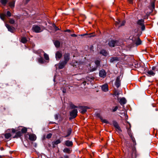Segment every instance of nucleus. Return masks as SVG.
<instances>
[{
    "label": "nucleus",
    "instance_id": "f257e3e1",
    "mask_svg": "<svg viewBox=\"0 0 158 158\" xmlns=\"http://www.w3.org/2000/svg\"><path fill=\"white\" fill-rule=\"evenodd\" d=\"M44 27L43 26H39L37 25H34L32 28L33 31L36 33H40L42 31Z\"/></svg>",
    "mask_w": 158,
    "mask_h": 158
},
{
    "label": "nucleus",
    "instance_id": "f03ea898",
    "mask_svg": "<svg viewBox=\"0 0 158 158\" xmlns=\"http://www.w3.org/2000/svg\"><path fill=\"white\" fill-rule=\"evenodd\" d=\"M130 39L131 40H132L133 43L135 44L136 46H138L141 44V41L139 38L137 37H135L133 36H130Z\"/></svg>",
    "mask_w": 158,
    "mask_h": 158
},
{
    "label": "nucleus",
    "instance_id": "7ed1b4c3",
    "mask_svg": "<svg viewBox=\"0 0 158 158\" xmlns=\"http://www.w3.org/2000/svg\"><path fill=\"white\" fill-rule=\"evenodd\" d=\"M84 63L83 62L79 61H75L73 64V67H75L79 69H82L84 65Z\"/></svg>",
    "mask_w": 158,
    "mask_h": 158
},
{
    "label": "nucleus",
    "instance_id": "20e7f679",
    "mask_svg": "<svg viewBox=\"0 0 158 158\" xmlns=\"http://www.w3.org/2000/svg\"><path fill=\"white\" fill-rule=\"evenodd\" d=\"M137 24L141 27V29L142 31H144L145 29V26L144 24V22L143 19H139L138 21Z\"/></svg>",
    "mask_w": 158,
    "mask_h": 158
},
{
    "label": "nucleus",
    "instance_id": "39448f33",
    "mask_svg": "<svg viewBox=\"0 0 158 158\" xmlns=\"http://www.w3.org/2000/svg\"><path fill=\"white\" fill-rule=\"evenodd\" d=\"M77 113V109H74L70 112V116L71 117L69 118L70 119H73L75 118Z\"/></svg>",
    "mask_w": 158,
    "mask_h": 158
},
{
    "label": "nucleus",
    "instance_id": "423d86ee",
    "mask_svg": "<svg viewBox=\"0 0 158 158\" xmlns=\"http://www.w3.org/2000/svg\"><path fill=\"white\" fill-rule=\"evenodd\" d=\"M121 80V76H119L116 77L115 83V85L117 88H118L121 85L120 81Z\"/></svg>",
    "mask_w": 158,
    "mask_h": 158
},
{
    "label": "nucleus",
    "instance_id": "0eeeda50",
    "mask_svg": "<svg viewBox=\"0 0 158 158\" xmlns=\"http://www.w3.org/2000/svg\"><path fill=\"white\" fill-rule=\"evenodd\" d=\"M108 44L110 47H114L118 45V42L116 40H111L109 41Z\"/></svg>",
    "mask_w": 158,
    "mask_h": 158
},
{
    "label": "nucleus",
    "instance_id": "6e6552de",
    "mask_svg": "<svg viewBox=\"0 0 158 158\" xmlns=\"http://www.w3.org/2000/svg\"><path fill=\"white\" fill-rule=\"evenodd\" d=\"M62 52L61 51H57L56 54V60H59L62 56Z\"/></svg>",
    "mask_w": 158,
    "mask_h": 158
},
{
    "label": "nucleus",
    "instance_id": "1a4fd4ad",
    "mask_svg": "<svg viewBox=\"0 0 158 158\" xmlns=\"http://www.w3.org/2000/svg\"><path fill=\"white\" fill-rule=\"evenodd\" d=\"M80 111L82 114L85 113L87 110L89 109L87 106H80L79 107Z\"/></svg>",
    "mask_w": 158,
    "mask_h": 158
},
{
    "label": "nucleus",
    "instance_id": "9d476101",
    "mask_svg": "<svg viewBox=\"0 0 158 158\" xmlns=\"http://www.w3.org/2000/svg\"><path fill=\"white\" fill-rule=\"evenodd\" d=\"M125 23V21H123L122 23H121L120 20L118 19L117 21L115 22V24L116 27H119L120 26L124 25Z\"/></svg>",
    "mask_w": 158,
    "mask_h": 158
},
{
    "label": "nucleus",
    "instance_id": "9b49d317",
    "mask_svg": "<svg viewBox=\"0 0 158 158\" xmlns=\"http://www.w3.org/2000/svg\"><path fill=\"white\" fill-rule=\"evenodd\" d=\"M64 56V61H63L67 64L70 59V54L69 53H65Z\"/></svg>",
    "mask_w": 158,
    "mask_h": 158
},
{
    "label": "nucleus",
    "instance_id": "f8f14e48",
    "mask_svg": "<svg viewBox=\"0 0 158 158\" xmlns=\"http://www.w3.org/2000/svg\"><path fill=\"white\" fill-rule=\"evenodd\" d=\"M131 158H136L138 155L136 153V151L135 148H133L132 149L131 153Z\"/></svg>",
    "mask_w": 158,
    "mask_h": 158
},
{
    "label": "nucleus",
    "instance_id": "ddd939ff",
    "mask_svg": "<svg viewBox=\"0 0 158 158\" xmlns=\"http://www.w3.org/2000/svg\"><path fill=\"white\" fill-rule=\"evenodd\" d=\"M106 73L104 69H102L100 71L99 76L100 77L104 78L106 76Z\"/></svg>",
    "mask_w": 158,
    "mask_h": 158
},
{
    "label": "nucleus",
    "instance_id": "4468645a",
    "mask_svg": "<svg viewBox=\"0 0 158 158\" xmlns=\"http://www.w3.org/2000/svg\"><path fill=\"white\" fill-rule=\"evenodd\" d=\"M5 26L8 29V31L11 32H13L14 31L15 28L14 27L10 26L9 25L6 23Z\"/></svg>",
    "mask_w": 158,
    "mask_h": 158
},
{
    "label": "nucleus",
    "instance_id": "2eb2a0df",
    "mask_svg": "<svg viewBox=\"0 0 158 158\" xmlns=\"http://www.w3.org/2000/svg\"><path fill=\"white\" fill-rule=\"evenodd\" d=\"M66 64V63L64 61H60L58 64L59 69H63Z\"/></svg>",
    "mask_w": 158,
    "mask_h": 158
},
{
    "label": "nucleus",
    "instance_id": "dca6fc26",
    "mask_svg": "<svg viewBox=\"0 0 158 158\" xmlns=\"http://www.w3.org/2000/svg\"><path fill=\"white\" fill-rule=\"evenodd\" d=\"M102 89L104 92H106L108 90V87L107 84H105L102 86Z\"/></svg>",
    "mask_w": 158,
    "mask_h": 158
},
{
    "label": "nucleus",
    "instance_id": "f3484780",
    "mask_svg": "<svg viewBox=\"0 0 158 158\" xmlns=\"http://www.w3.org/2000/svg\"><path fill=\"white\" fill-rule=\"evenodd\" d=\"M126 102L127 101L124 98H121L119 99V102L121 105L125 104Z\"/></svg>",
    "mask_w": 158,
    "mask_h": 158
},
{
    "label": "nucleus",
    "instance_id": "a211bd4d",
    "mask_svg": "<svg viewBox=\"0 0 158 158\" xmlns=\"http://www.w3.org/2000/svg\"><path fill=\"white\" fill-rule=\"evenodd\" d=\"M113 124L114 126L117 129V130H118L120 131H122L120 127L119 126L118 123L116 122L115 121L114 122Z\"/></svg>",
    "mask_w": 158,
    "mask_h": 158
},
{
    "label": "nucleus",
    "instance_id": "6ab92c4d",
    "mask_svg": "<svg viewBox=\"0 0 158 158\" xmlns=\"http://www.w3.org/2000/svg\"><path fill=\"white\" fill-rule=\"evenodd\" d=\"M29 139L32 141L35 140L36 139V135L34 134H31L29 135Z\"/></svg>",
    "mask_w": 158,
    "mask_h": 158
},
{
    "label": "nucleus",
    "instance_id": "aec40b11",
    "mask_svg": "<svg viewBox=\"0 0 158 158\" xmlns=\"http://www.w3.org/2000/svg\"><path fill=\"white\" fill-rule=\"evenodd\" d=\"M118 60V58L117 57H113L111 58L110 62L111 63L117 62Z\"/></svg>",
    "mask_w": 158,
    "mask_h": 158
},
{
    "label": "nucleus",
    "instance_id": "412c9836",
    "mask_svg": "<svg viewBox=\"0 0 158 158\" xmlns=\"http://www.w3.org/2000/svg\"><path fill=\"white\" fill-rule=\"evenodd\" d=\"M155 74V73L151 70H149L147 72V75L149 77L154 76Z\"/></svg>",
    "mask_w": 158,
    "mask_h": 158
},
{
    "label": "nucleus",
    "instance_id": "4be33fe9",
    "mask_svg": "<svg viewBox=\"0 0 158 158\" xmlns=\"http://www.w3.org/2000/svg\"><path fill=\"white\" fill-rule=\"evenodd\" d=\"M65 144L67 146H70L73 145V142L71 141L67 140L65 141Z\"/></svg>",
    "mask_w": 158,
    "mask_h": 158
},
{
    "label": "nucleus",
    "instance_id": "5701e85b",
    "mask_svg": "<svg viewBox=\"0 0 158 158\" xmlns=\"http://www.w3.org/2000/svg\"><path fill=\"white\" fill-rule=\"evenodd\" d=\"M38 62L40 64H43L44 63V60L43 57H41L40 58L38 59Z\"/></svg>",
    "mask_w": 158,
    "mask_h": 158
},
{
    "label": "nucleus",
    "instance_id": "b1692460",
    "mask_svg": "<svg viewBox=\"0 0 158 158\" xmlns=\"http://www.w3.org/2000/svg\"><path fill=\"white\" fill-rule=\"evenodd\" d=\"M100 53L105 56H107L108 54L107 52L105 50H101L100 52Z\"/></svg>",
    "mask_w": 158,
    "mask_h": 158
},
{
    "label": "nucleus",
    "instance_id": "393cba45",
    "mask_svg": "<svg viewBox=\"0 0 158 158\" xmlns=\"http://www.w3.org/2000/svg\"><path fill=\"white\" fill-rule=\"evenodd\" d=\"M15 1H13L9 3V6L12 8H14L15 7Z\"/></svg>",
    "mask_w": 158,
    "mask_h": 158
},
{
    "label": "nucleus",
    "instance_id": "a878e982",
    "mask_svg": "<svg viewBox=\"0 0 158 158\" xmlns=\"http://www.w3.org/2000/svg\"><path fill=\"white\" fill-rule=\"evenodd\" d=\"M127 132L129 136L133 140V139L132 137V135L130 128L127 129Z\"/></svg>",
    "mask_w": 158,
    "mask_h": 158
},
{
    "label": "nucleus",
    "instance_id": "bb28decb",
    "mask_svg": "<svg viewBox=\"0 0 158 158\" xmlns=\"http://www.w3.org/2000/svg\"><path fill=\"white\" fill-rule=\"evenodd\" d=\"M54 44L55 46L57 48H58L60 47V42L58 40L55 41L54 43Z\"/></svg>",
    "mask_w": 158,
    "mask_h": 158
},
{
    "label": "nucleus",
    "instance_id": "cd10ccee",
    "mask_svg": "<svg viewBox=\"0 0 158 158\" xmlns=\"http://www.w3.org/2000/svg\"><path fill=\"white\" fill-rule=\"evenodd\" d=\"M71 128H69L67 131V135L64 136V138H66L68 136H69L71 134Z\"/></svg>",
    "mask_w": 158,
    "mask_h": 158
},
{
    "label": "nucleus",
    "instance_id": "c85d7f7f",
    "mask_svg": "<svg viewBox=\"0 0 158 158\" xmlns=\"http://www.w3.org/2000/svg\"><path fill=\"white\" fill-rule=\"evenodd\" d=\"M21 135V133L20 131H18L16 133V135L13 137V138H17L20 137Z\"/></svg>",
    "mask_w": 158,
    "mask_h": 158
},
{
    "label": "nucleus",
    "instance_id": "c756f323",
    "mask_svg": "<svg viewBox=\"0 0 158 158\" xmlns=\"http://www.w3.org/2000/svg\"><path fill=\"white\" fill-rule=\"evenodd\" d=\"M8 2V0H0V2L2 5L5 6Z\"/></svg>",
    "mask_w": 158,
    "mask_h": 158
},
{
    "label": "nucleus",
    "instance_id": "7c9ffc66",
    "mask_svg": "<svg viewBox=\"0 0 158 158\" xmlns=\"http://www.w3.org/2000/svg\"><path fill=\"white\" fill-rule=\"evenodd\" d=\"M42 52L43 53H44V58L46 60H49V57L48 55L45 53L43 51L41 50Z\"/></svg>",
    "mask_w": 158,
    "mask_h": 158
},
{
    "label": "nucleus",
    "instance_id": "2f4dec72",
    "mask_svg": "<svg viewBox=\"0 0 158 158\" xmlns=\"http://www.w3.org/2000/svg\"><path fill=\"white\" fill-rule=\"evenodd\" d=\"M4 136L6 139H9L11 136V135L10 133H7L5 134Z\"/></svg>",
    "mask_w": 158,
    "mask_h": 158
},
{
    "label": "nucleus",
    "instance_id": "473e14b6",
    "mask_svg": "<svg viewBox=\"0 0 158 158\" xmlns=\"http://www.w3.org/2000/svg\"><path fill=\"white\" fill-rule=\"evenodd\" d=\"M6 16V15L4 14H1L0 15L1 19L3 21H4Z\"/></svg>",
    "mask_w": 158,
    "mask_h": 158
},
{
    "label": "nucleus",
    "instance_id": "72a5a7b5",
    "mask_svg": "<svg viewBox=\"0 0 158 158\" xmlns=\"http://www.w3.org/2000/svg\"><path fill=\"white\" fill-rule=\"evenodd\" d=\"M63 152L68 153H70V150L69 148H65L63 150Z\"/></svg>",
    "mask_w": 158,
    "mask_h": 158
},
{
    "label": "nucleus",
    "instance_id": "f704fd0d",
    "mask_svg": "<svg viewBox=\"0 0 158 158\" xmlns=\"http://www.w3.org/2000/svg\"><path fill=\"white\" fill-rule=\"evenodd\" d=\"M27 40L26 38L23 37L21 39V41L23 43H25L27 42Z\"/></svg>",
    "mask_w": 158,
    "mask_h": 158
},
{
    "label": "nucleus",
    "instance_id": "c9c22d12",
    "mask_svg": "<svg viewBox=\"0 0 158 158\" xmlns=\"http://www.w3.org/2000/svg\"><path fill=\"white\" fill-rule=\"evenodd\" d=\"M60 142L61 141L60 140L58 139L56 140L55 141L53 142L52 143L53 144L57 145L58 144L60 143Z\"/></svg>",
    "mask_w": 158,
    "mask_h": 158
},
{
    "label": "nucleus",
    "instance_id": "e433bc0d",
    "mask_svg": "<svg viewBox=\"0 0 158 158\" xmlns=\"http://www.w3.org/2000/svg\"><path fill=\"white\" fill-rule=\"evenodd\" d=\"M95 63L96 64L95 66L98 67L100 65V61L99 60H96L95 61Z\"/></svg>",
    "mask_w": 158,
    "mask_h": 158
},
{
    "label": "nucleus",
    "instance_id": "4c0bfd02",
    "mask_svg": "<svg viewBox=\"0 0 158 158\" xmlns=\"http://www.w3.org/2000/svg\"><path fill=\"white\" fill-rule=\"evenodd\" d=\"M98 68V67L97 66H94V67H93V66L92 67V68H91L90 69V72H93L95 71Z\"/></svg>",
    "mask_w": 158,
    "mask_h": 158
},
{
    "label": "nucleus",
    "instance_id": "58836bf2",
    "mask_svg": "<svg viewBox=\"0 0 158 158\" xmlns=\"http://www.w3.org/2000/svg\"><path fill=\"white\" fill-rule=\"evenodd\" d=\"M9 23L11 24H14L15 23V21L13 19H10Z\"/></svg>",
    "mask_w": 158,
    "mask_h": 158
},
{
    "label": "nucleus",
    "instance_id": "ea45409f",
    "mask_svg": "<svg viewBox=\"0 0 158 158\" xmlns=\"http://www.w3.org/2000/svg\"><path fill=\"white\" fill-rule=\"evenodd\" d=\"M27 129L26 127L23 128L21 129V132L22 133H26L27 132Z\"/></svg>",
    "mask_w": 158,
    "mask_h": 158
},
{
    "label": "nucleus",
    "instance_id": "a19ab883",
    "mask_svg": "<svg viewBox=\"0 0 158 158\" xmlns=\"http://www.w3.org/2000/svg\"><path fill=\"white\" fill-rule=\"evenodd\" d=\"M152 69L151 70L153 71L154 72L156 71H157L158 70V69L156 68V66L152 67Z\"/></svg>",
    "mask_w": 158,
    "mask_h": 158
},
{
    "label": "nucleus",
    "instance_id": "79ce46f5",
    "mask_svg": "<svg viewBox=\"0 0 158 158\" xmlns=\"http://www.w3.org/2000/svg\"><path fill=\"white\" fill-rule=\"evenodd\" d=\"M119 94V93L118 91H115L114 93V95H115V96H117L118 97Z\"/></svg>",
    "mask_w": 158,
    "mask_h": 158
},
{
    "label": "nucleus",
    "instance_id": "37998d69",
    "mask_svg": "<svg viewBox=\"0 0 158 158\" xmlns=\"http://www.w3.org/2000/svg\"><path fill=\"white\" fill-rule=\"evenodd\" d=\"M52 26H53V27L55 29L56 31H57V30H59L60 29L57 27L55 24H53L52 25Z\"/></svg>",
    "mask_w": 158,
    "mask_h": 158
},
{
    "label": "nucleus",
    "instance_id": "c03bdc74",
    "mask_svg": "<svg viewBox=\"0 0 158 158\" xmlns=\"http://www.w3.org/2000/svg\"><path fill=\"white\" fill-rule=\"evenodd\" d=\"M101 119L103 123H108V121L105 119H103L102 118H101Z\"/></svg>",
    "mask_w": 158,
    "mask_h": 158
},
{
    "label": "nucleus",
    "instance_id": "a18cd8bd",
    "mask_svg": "<svg viewBox=\"0 0 158 158\" xmlns=\"http://www.w3.org/2000/svg\"><path fill=\"white\" fill-rule=\"evenodd\" d=\"M52 135V134L51 133H49L47 135L46 138L48 139H49L51 137Z\"/></svg>",
    "mask_w": 158,
    "mask_h": 158
},
{
    "label": "nucleus",
    "instance_id": "49530a36",
    "mask_svg": "<svg viewBox=\"0 0 158 158\" xmlns=\"http://www.w3.org/2000/svg\"><path fill=\"white\" fill-rule=\"evenodd\" d=\"M6 15L8 17H10L11 16V14L10 11H8L6 13Z\"/></svg>",
    "mask_w": 158,
    "mask_h": 158
},
{
    "label": "nucleus",
    "instance_id": "de8ad7c7",
    "mask_svg": "<svg viewBox=\"0 0 158 158\" xmlns=\"http://www.w3.org/2000/svg\"><path fill=\"white\" fill-rule=\"evenodd\" d=\"M118 106H116L115 107H114L112 111L113 112H115L118 109Z\"/></svg>",
    "mask_w": 158,
    "mask_h": 158
},
{
    "label": "nucleus",
    "instance_id": "09e8293b",
    "mask_svg": "<svg viewBox=\"0 0 158 158\" xmlns=\"http://www.w3.org/2000/svg\"><path fill=\"white\" fill-rule=\"evenodd\" d=\"M70 107L72 108H77V106H75L73 104H71Z\"/></svg>",
    "mask_w": 158,
    "mask_h": 158
},
{
    "label": "nucleus",
    "instance_id": "8fccbe9b",
    "mask_svg": "<svg viewBox=\"0 0 158 158\" xmlns=\"http://www.w3.org/2000/svg\"><path fill=\"white\" fill-rule=\"evenodd\" d=\"M55 118L56 119H57L58 118V115L57 114H56L55 115Z\"/></svg>",
    "mask_w": 158,
    "mask_h": 158
},
{
    "label": "nucleus",
    "instance_id": "3c124183",
    "mask_svg": "<svg viewBox=\"0 0 158 158\" xmlns=\"http://www.w3.org/2000/svg\"><path fill=\"white\" fill-rule=\"evenodd\" d=\"M71 36H72V37H77V35L75 34H72L71 35Z\"/></svg>",
    "mask_w": 158,
    "mask_h": 158
},
{
    "label": "nucleus",
    "instance_id": "603ef678",
    "mask_svg": "<svg viewBox=\"0 0 158 158\" xmlns=\"http://www.w3.org/2000/svg\"><path fill=\"white\" fill-rule=\"evenodd\" d=\"M128 2L130 4H132L133 3L132 0H128Z\"/></svg>",
    "mask_w": 158,
    "mask_h": 158
},
{
    "label": "nucleus",
    "instance_id": "864d4df0",
    "mask_svg": "<svg viewBox=\"0 0 158 158\" xmlns=\"http://www.w3.org/2000/svg\"><path fill=\"white\" fill-rule=\"evenodd\" d=\"M12 133H14L15 132V130L14 129H12Z\"/></svg>",
    "mask_w": 158,
    "mask_h": 158
},
{
    "label": "nucleus",
    "instance_id": "5fc2aeb1",
    "mask_svg": "<svg viewBox=\"0 0 158 158\" xmlns=\"http://www.w3.org/2000/svg\"><path fill=\"white\" fill-rule=\"evenodd\" d=\"M65 32H70V30L69 29H68L64 31Z\"/></svg>",
    "mask_w": 158,
    "mask_h": 158
},
{
    "label": "nucleus",
    "instance_id": "6e6d98bb",
    "mask_svg": "<svg viewBox=\"0 0 158 158\" xmlns=\"http://www.w3.org/2000/svg\"><path fill=\"white\" fill-rule=\"evenodd\" d=\"M64 158H69V156L67 155H64Z\"/></svg>",
    "mask_w": 158,
    "mask_h": 158
},
{
    "label": "nucleus",
    "instance_id": "4d7b16f0",
    "mask_svg": "<svg viewBox=\"0 0 158 158\" xmlns=\"http://www.w3.org/2000/svg\"><path fill=\"white\" fill-rule=\"evenodd\" d=\"M87 35V34H83L81 35H81V36H84L85 35Z\"/></svg>",
    "mask_w": 158,
    "mask_h": 158
},
{
    "label": "nucleus",
    "instance_id": "13d9d810",
    "mask_svg": "<svg viewBox=\"0 0 158 158\" xmlns=\"http://www.w3.org/2000/svg\"><path fill=\"white\" fill-rule=\"evenodd\" d=\"M93 36L91 35V34H89L88 37H91Z\"/></svg>",
    "mask_w": 158,
    "mask_h": 158
},
{
    "label": "nucleus",
    "instance_id": "bf43d9fd",
    "mask_svg": "<svg viewBox=\"0 0 158 158\" xmlns=\"http://www.w3.org/2000/svg\"><path fill=\"white\" fill-rule=\"evenodd\" d=\"M63 93H65L66 92V90L65 89H63Z\"/></svg>",
    "mask_w": 158,
    "mask_h": 158
},
{
    "label": "nucleus",
    "instance_id": "052dcab7",
    "mask_svg": "<svg viewBox=\"0 0 158 158\" xmlns=\"http://www.w3.org/2000/svg\"><path fill=\"white\" fill-rule=\"evenodd\" d=\"M152 7H153V8H154V7H155V6H154V4H153L152 5Z\"/></svg>",
    "mask_w": 158,
    "mask_h": 158
},
{
    "label": "nucleus",
    "instance_id": "680f3d73",
    "mask_svg": "<svg viewBox=\"0 0 158 158\" xmlns=\"http://www.w3.org/2000/svg\"><path fill=\"white\" fill-rule=\"evenodd\" d=\"M26 0V1H27V2H28V1H29L30 0Z\"/></svg>",
    "mask_w": 158,
    "mask_h": 158
},
{
    "label": "nucleus",
    "instance_id": "e2e57ef3",
    "mask_svg": "<svg viewBox=\"0 0 158 158\" xmlns=\"http://www.w3.org/2000/svg\"><path fill=\"white\" fill-rule=\"evenodd\" d=\"M60 158H63V157H60Z\"/></svg>",
    "mask_w": 158,
    "mask_h": 158
},
{
    "label": "nucleus",
    "instance_id": "0e129e2a",
    "mask_svg": "<svg viewBox=\"0 0 158 158\" xmlns=\"http://www.w3.org/2000/svg\"><path fill=\"white\" fill-rule=\"evenodd\" d=\"M129 125H130V127H131V125H130V123H129Z\"/></svg>",
    "mask_w": 158,
    "mask_h": 158
},
{
    "label": "nucleus",
    "instance_id": "69168bd1",
    "mask_svg": "<svg viewBox=\"0 0 158 158\" xmlns=\"http://www.w3.org/2000/svg\"><path fill=\"white\" fill-rule=\"evenodd\" d=\"M2 157L1 156H0V158H1Z\"/></svg>",
    "mask_w": 158,
    "mask_h": 158
}]
</instances>
